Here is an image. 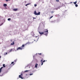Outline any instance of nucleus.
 Wrapping results in <instances>:
<instances>
[{
    "mask_svg": "<svg viewBox=\"0 0 80 80\" xmlns=\"http://www.w3.org/2000/svg\"><path fill=\"white\" fill-rule=\"evenodd\" d=\"M23 49V48H22V47H19L17 49V50H22Z\"/></svg>",
    "mask_w": 80,
    "mask_h": 80,
    "instance_id": "nucleus-3",
    "label": "nucleus"
},
{
    "mask_svg": "<svg viewBox=\"0 0 80 80\" xmlns=\"http://www.w3.org/2000/svg\"><path fill=\"white\" fill-rule=\"evenodd\" d=\"M56 10H58V8H57V9H56Z\"/></svg>",
    "mask_w": 80,
    "mask_h": 80,
    "instance_id": "nucleus-42",
    "label": "nucleus"
},
{
    "mask_svg": "<svg viewBox=\"0 0 80 80\" xmlns=\"http://www.w3.org/2000/svg\"><path fill=\"white\" fill-rule=\"evenodd\" d=\"M26 75H27V74H26Z\"/></svg>",
    "mask_w": 80,
    "mask_h": 80,
    "instance_id": "nucleus-45",
    "label": "nucleus"
},
{
    "mask_svg": "<svg viewBox=\"0 0 80 80\" xmlns=\"http://www.w3.org/2000/svg\"><path fill=\"white\" fill-rule=\"evenodd\" d=\"M14 33H17V30H16L14 31Z\"/></svg>",
    "mask_w": 80,
    "mask_h": 80,
    "instance_id": "nucleus-19",
    "label": "nucleus"
},
{
    "mask_svg": "<svg viewBox=\"0 0 80 80\" xmlns=\"http://www.w3.org/2000/svg\"><path fill=\"white\" fill-rule=\"evenodd\" d=\"M3 23H2L1 24V25H0V26H1V25H3Z\"/></svg>",
    "mask_w": 80,
    "mask_h": 80,
    "instance_id": "nucleus-37",
    "label": "nucleus"
},
{
    "mask_svg": "<svg viewBox=\"0 0 80 80\" xmlns=\"http://www.w3.org/2000/svg\"><path fill=\"white\" fill-rule=\"evenodd\" d=\"M77 3V2L76 1L75 2H74L73 3H74V4H75V5H76V4Z\"/></svg>",
    "mask_w": 80,
    "mask_h": 80,
    "instance_id": "nucleus-14",
    "label": "nucleus"
},
{
    "mask_svg": "<svg viewBox=\"0 0 80 80\" xmlns=\"http://www.w3.org/2000/svg\"><path fill=\"white\" fill-rule=\"evenodd\" d=\"M25 3L26 2V1H25Z\"/></svg>",
    "mask_w": 80,
    "mask_h": 80,
    "instance_id": "nucleus-49",
    "label": "nucleus"
},
{
    "mask_svg": "<svg viewBox=\"0 0 80 80\" xmlns=\"http://www.w3.org/2000/svg\"><path fill=\"white\" fill-rule=\"evenodd\" d=\"M33 73H31V74H29V75L30 76V75H33Z\"/></svg>",
    "mask_w": 80,
    "mask_h": 80,
    "instance_id": "nucleus-27",
    "label": "nucleus"
},
{
    "mask_svg": "<svg viewBox=\"0 0 80 80\" xmlns=\"http://www.w3.org/2000/svg\"><path fill=\"white\" fill-rule=\"evenodd\" d=\"M45 62V60H44L43 62Z\"/></svg>",
    "mask_w": 80,
    "mask_h": 80,
    "instance_id": "nucleus-33",
    "label": "nucleus"
},
{
    "mask_svg": "<svg viewBox=\"0 0 80 80\" xmlns=\"http://www.w3.org/2000/svg\"><path fill=\"white\" fill-rule=\"evenodd\" d=\"M8 21H10L11 20V18H9L8 19Z\"/></svg>",
    "mask_w": 80,
    "mask_h": 80,
    "instance_id": "nucleus-16",
    "label": "nucleus"
},
{
    "mask_svg": "<svg viewBox=\"0 0 80 80\" xmlns=\"http://www.w3.org/2000/svg\"><path fill=\"white\" fill-rule=\"evenodd\" d=\"M27 44H28V45H29V44H30V42H28L26 43V45H27Z\"/></svg>",
    "mask_w": 80,
    "mask_h": 80,
    "instance_id": "nucleus-15",
    "label": "nucleus"
},
{
    "mask_svg": "<svg viewBox=\"0 0 80 80\" xmlns=\"http://www.w3.org/2000/svg\"><path fill=\"white\" fill-rule=\"evenodd\" d=\"M37 65H38V64H36L35 66V68H37Z\"/></svg>",
    "mask_w": 80,
    "mask_h": 80,
    "instance_id": "nucleus-13",
    "label": "nucleus"
},
{
    "mask_svg": "<svg viewBox=\"0 0 80 80\" xmlns=\"http://www.w3.org/2000/svg\"><path fill=\"white\" fill-rule=\"evenodd\" d=\"M71 3H72V2H71Z\"/></svg>",
    "mask_w": 80,
    "mask_h": 80,
    "instance_id": "nucleus-47",
    "label": "nucleus"
},
{
    "mask_svg": "<svg viewBox=\"0 0 80 80\" xmlns=\"http://www.w3.org/2000/svg\"><path fill=\"white\" fill-rule=\"evenodd\" d=\"M38 32H39V34H40V35H43V33H44L43 32H40V31H39Z\"/></svg>",
    "mask_w": 80,
    "mask_h": 80,
    "instance_id": "nucleus-5",
    "label": "nucleus"
},
{
    "mask_svg": "<svg viewBox=\"0 0 80 80\" xmlns=\"http://www.w3.org/2000/svg\"><path fill=\"white\" fill-rule=\"evenodd\" d=\"M40 62H43V59H42L41 61H40Z\"/></svg>",
    "mask_w": 80,
    "mask_h": 80,
    "instance_id": "nucleus-25",
    "label": "nucleus"
},
{
    "mask_svg": "<svg viewBox=\"0 0 80 80\" xmlns=\"http://www.w3.org/2000/svg\"><path fill=\"white\" fill-rule=\"evenodd\" d=\"M43 62H42V64H41V65H43Z\"/></svg>",
    "mask_w": 80,
    "mask_h": 80,
    "instance_id": "nucleus-24",
    "label": "nucleus"
},
{
    "mask_svg": "<svg viewBox=\"0 0 80 80\" xmlns=\"http://www.w3.org/2000/svg\"><path fill=\"white\" fill-rule=\"evenodd\" d=\"M27 67H28V66H26L25 67V68H27Z\"/></svg>",
    "mask_w": 80,
    "mask_h": 80,
    "instance_id": "nucleus-32",
    "label": "nucleus"
},
{
    "mask_svg": "<svg viewBox=\"0 0 80 80\" xmlns=\"http://www.w3.org/2000/svg\"><path fill=\"white\" fill-rule=\"evenodd\" d=\"M44 35H46V36H47L48 35V31H44Z\"/></svg>",
    "mask_w": 80,
    "mask_h": 80,
    "instance_id": "nucleus-2",
    "label": "nucleus"
},
{
    "mask_svg": "<svg viewBox=\"0 0 80 80\" xmlns=\"http://www.w3.org/2000/svg\"><path fill=\"white\" fill-rule=\"evenodd\" d=\"M33 19H35V18L34 17H33Z\"/></svg>",
    "mask_w": 80,
    "mask_h": 80,
    "instance_id": "nucleus-41",
    "label": "nucleus"
},
{
    "mask_svg": "<svg viewBox=\"0 0 80 80\" xmlns=\"http://www.w3.org/2000/svg\"><path fill=\"white\" fill-rule=\"evenodd\" d=\"M36 55H37V53H36Z\"/></svg>",
    "mask_w": 80,
    "mask_h": 80,
    "instance_id": "nucleus-50",
    "label": "nucleus"
},
{
    "mask_svg": "<svg viewBox=\"0 0 80 80\" xmlns=\"http://www.w3.org/2000/svg\"><path fill=\"white\" fill-rule=\"evenodd\" d=\"M13 63H14V62H12L11 63V64H13Z\"/></svg>",
    "mask_w": 80,
    "mask_h": 80,
    "instance_id": "nucleus-28",
    "label": "nucleus"
},
{
    "mask_svg": "<svg viewBox=\"0 0 80 80\" xmlns=\"http://www.w3.org/2000/svg\"><path fill=\"white\" fill-rule=\"evenodd\" d=\"M22 75H23V74H22V73L20 75H19V78H21V79H23V78H22Z\"/></svg>",
    "mask_w": 80,
    "mask_h": 80,
    "instance_id": "nucleus-4",
    "label": "nucleus"
},
{
    "mask_svg": "<svg viewBox=\"0 0 80 80\" xmlns=\"http://www.w3.org/2000/svg\"><path fill=\"white\" fill-rule=\"evenodd\" d=\"M14 64H13V65H14Z\"/></svg>",
    "mask_w": 80,
    "mask_h": 80,
    "instance_id": "nucleus-48",
    "label": "nucleus"
},
{
    "mask_svg": "<svg viewBox=\"0 0 80 80\" xmlns=\"http://www.w3.org/2000/svg\"><path fill=\"white\" fill-rule=\"evenodd\" d=\"M27 5H30V3H28V4H27Z\"/></svg>",
    "mask_w": 80,
    "mask_h": 80,
    "instance_id": "nucleus-40",
    "label": "nucleus"
},
{
    "mask_svg": "<svg viewBox=\"0 0 80 80\" xmlns=\"http://www.w3.org/2000/svg\"><path fill=\"white\" fill-rule=\"evenodd\" d=\"M14 62H17V60H15Z\"/></svg>",
    "mask_w": 80,
    "mask_h": 80,
    "instance_id": "nucleus-35",
    "label": "nucleus"
},
{
    "mask_svg": "<svg viewBox=\"0 0 80 80\" xmlns=\"http://www.w3.org/2000/svg\"><path fill=\"white\" fill-rule=\"evenodd\" d=\"M12 43H11V45H14V44H15V42H14V41H13L12 42Z\"/></svg>",
    "mask_w": 80,
    "mask_h": 80,
    "instance_id": "nucleus-7",
    "label": "nucleus"
},
{
    "mask_svg": "<svg viewBox=\"0 0 80 80\" xmlns=\"http://www.w3.org/2000/svg\"><path fill=\"white\" fill-rule=\"evenodd\" d=\"M3 6L4 7H7V4H3Z\"/></svg>",
    "mask_w": 80,
    "mask_h": 80,
    "instance_id": "nucleus-11",
    "label": "nucleus"
},
{
    "mask_svg": "<svg viewBox=\"0 0 80 80\" xmlns=\"http://www.w3.org/2000/svg\"><path fill=\"white\" fill-rule=\"evenodd\" d=\"M7 52H6L5 54V55H7Z\"/></svg>",
    "mask_w": 80,
    "mask_h": 80,
    "instance_id": "nucleus-31",
    "label": "nucleus"
},
{
    "mask_svg": "<svg viewBox=\"0 0 80 80\" xmlns=\"http://www.w3.org/2000/svg\"><path fill=\"white\" fill-rule=\"evenodd\" d=\"M39 55H42V53H38Z\"/></svg>",
    "mask_w": 80,
    "mask_h": 80,
    "instance_id": "nucleus-34",
    "label": "nucleus"
},
{
    "mask_svg": "<svg viewBox=\"0 0 80 80\" xmlns=\"http://www.w3.org/2000/svg\"><path fill=\"white\" fill-rule=\"evenodd\" d=\"M18 10V9H17V8H15V9H13V11H17Z\"/></svg>",
    "mask_w": 80,
    "mask_h": 80,
    "instance_id": "nucleus-9",
    "label": "nucleus"
},
{
    "mask_svg": "<svg viewBox=\"0 0 80 80\" xmlns=\"http://www.w3.org/2000/svg\"><path fill=\"white\" fill-rule=\"evenodd\" d=\"M14 51V50H15V49H11L10 50V52H11V51Z\"/></svg>",
    "mask_w": 80,
    "mask_h": 80,
    "instance_id": "nucleus-8",
    "label": "nucleus"
},
{
    "mask_svg": "<svg viewBox=\"0 0 80 80\" xmlns=\"http://www.w3.org/2000/svg\"><path fill=\"white\" fill-rule=\"evenodd\" d=\"M6 2H8V0H5Z\"/></svg>",
    "mask_w": 80,
    "mask_h": 80,
    "instance_id": "nucleus-36",
    "label": "nucleus"
},
{
    "mask_svg": "<svg viewBox=\"0 0 80 80\" xmlns=\"http://www.w3.org/2000/svg\"><path fill=\"white\" fill-rule=\"evenodd\" d=\"M10 41H11V42H12V39H11V40H10Z\"/></svg>",
    "mask_w": 80,
    "mask_h": 80,
    "instance_id": "nucleus-39",
    "label": "nucleus"
},
{
    "mask_svg": "<svg viewBox=\"0 0 80 80\" xmlns=\"http://www.w3.org/2000/svg\"><path fill=\"white\" fill-rule=\"evenodd\" d=\"M21 47H22H22H25V45L24 44H23Z\"/></svg>",
    "mask_w": 80,
    "mask_h": 80,
    "instance_id": "nucleus-18",
    "label": "nucleus"
},
{
    "mask_svg": "<svg viewBox=\"0 0 80 80\" xmlns=\"http://www.w3.org/2000/svg\"><path fill=\"white\" fill-rule=\"evenodd\" d=\"M28 71H28V70H26V71H24V72H28Z\"/></svg>",
    "mask_w": 80,
    "mask_h": 80,
    "instance_id": "nucleus-20",
    "label": "nucleus"
},
{
    "mask_svg": "<svg viewBox=\"0 0 80 80\" xmlns=\"http://www.w3.org/2000/svg\"><path fill=\"white\" fill-rule=\"evenodd\" d=\"M31 34L32 35V36L33 37H34V35H35V34H34V32H31Z\"/></svg>",
    "mask_w": 80,
    "mask_h": 80,
    "instance_id": "nucleus-6",
    "label": "nucleus"
},
{
    "mask_svg": "<svg viewBox=\"0 0 80 80\" xmlns=\"http://www.w3.org/2000/svg\"><path fill=\"white\" fill-rule=\"evenodd\" d=\"M28 5V4H27L25 5V6H27Z\"/></svg>",
    "mask_w": 80,
    "mask_h": 80,
    "instance_id": "nucleus-38",
    "label": "nucleus"
},
{
    "mask_svg": "<svg viewBox=\"0 0 80 80\" xmlns=\"http://www.w3.org/2000/svg\"><path fill=\"white\" fill-rule=\"evenodd\" d=\"M0 58H1V56H0Z\"/></svg>",
    "mask_w": 80,
    "mask_h": 80,
    "instance_id": "nucleus-43",
    "label": "nucleus"
},
{
    "mask_svg": "<svg viewBox=\"0 0 80 80\" xmlns=\"http://www.w3.org/2000/svg\"><path fill=\"white\" fill-rule=\"evenodd\" d=\"M7 73V72H5L3 73L2 75H3V74H5V73Z\"/></svg>",
    "mask_w": 80,
    "mask_h": 80,
    "instance_id": "nucleus-29",
    "label": "nucleus"
},
{
    "mask_svg": "<svg viewBox=\"0 0 80 80\" xmlns=\"http://www.w3.org/2000/svg\"><path fill=\"white\" fill-rule=\"evenodd\" d=\"M75 7H78V4H75Z\"/></svg>",
    "mask_w": 80,
    "mask_h": 80,
    "instance_id": "nucleus-21",
    "label": "nucleus"
},
{
    "mask_svg": "<svg viewBox=\"0 0 80 80\" xmlns=\"http://www.w3.org/2000/svg\"><path fill=\"white\" fill-rule=\"evenodd\" d=\"M10 0H8V1H10Z\"/></svg>",
    "mask_w": 80,
    "mask_h": 80,
    "instance_id": "nucleus-46",
    "label": "nucleus"
},
{
    "mask_svg": "<svg viewBox=\"0 0 80 80\" xmlns=\"http://www.w3.org/2000/svg\"><path fill=\"white\" fill-rule=\"evenodd\" d=\"M52 17H53V16H52L51 17L49 18L50 19H51V18H52Z\"/></svg>",
    "mask_w": 80,
    "mask_h": 80,
    "instance_id": "nucleus-23",
    "label": "nucleus"
},
{
    "mask_svg": "<svg viewBox=\"0 0 80 80\" xmlns=\"http://www.w3.org/2000/svg\"><path fill=\"white\" fill-rule=\"evenodd\" d=\"M48 31V29H45V30H44V32H47Z\"/></svg>",
    "mask_w": 80,
    "mask_h": 80,
    "instance_id": "nucleus-12",
    "label": "nucleus"
},
{
    "mask_svg": "<svg viewBox=\"0 0 80 80\" xmlns=\"http://www.w3.org/2000/svg\"><path fill=\"white\" fill-rule=\"evenodd\" d=\"M37 36L36 37V38H37Z\"/></svg>",
    "mask_w": 80,
    "mask_h": 80,
    "instance_id": "nucleus-44",
    "label": "nucleus"
},
{
    "mask_svg": "<svg viewBox=\"0 0 80 80\" xmlns=\"http://www.w3.org/2000/svg\"><path fill=\"white\" fill-rule=\"evenodd\" d=\"M3 68V67H2L0 68V73H1V71H2V69Z\"/></svg>",
    "mask_w": 80,
    "mask_h": 80,
    "instance_id": "nucleus-10",
    "label": "nucleus"
},
{
    "mask_svg": "<svg viewBox=\"0 0 80 80\" xmlns=\"http://www.w3.org/2000/svg\"><path fill=\"white\" fill-rule=\"evenodd\" d=\"M34 14L35 15H40V12H39L38 13H37V12H36V11L35 10L34 12Z\"/></svg>",
    "mask_w": 80,
    "mask_h": 80,
    "instance_id": "nucleus-1",
    "label": "nucleus"
},
{
    "mask_svg": "<svg viewBox=\"0 0 80 80\" xmlns=\"http://www.w3.org/2000/svg\"><path fill=\"white\" fill-rule=\"evenodd\" d=\"M3 67H6V66H5V64H3Z\"/></svg>",
    "mask_w": 80,
    "mask_h": 80,
    "instance_id": "nucleus-17",
    "label": "nucleus"
},
{
    "mask_svg": "<svg viewBox=\"0 0 80 80\" xmlns=\"http://www.w3.org/2000/svg\"><path fill=\"white\" fill-rule=\"evenodd\" d=\"M51 13H54V12H53V11H52L51 12Z\"/></svg>",
    "mask_w": 80,
    "mask_h": 80,
    "instance_id": "nucleus-26",
    "label": "nucleus"
},
{
    "mask_svg": "<svg viewBox=\"0 0 80 80\" xmlns=\"http://www.w3.org/2000/svg\"><path fill=\"white\" fill-rule=\"evenodd\" d=\"M56 2H59V0H56Z\"/></svg>",
    "mask_w": 80,
    "mask_h": 80,
    "instance_id": "nucleus-22",
    "label": "nucleus"
},
{
    "mask_svg": "<svg viewBox=\"0 0 80 80\" xmlns=\"http://www.w3.org/2000/svg\"><path fill=\"white\" fill-rule=\"evenodd\" d=\"M37 5V4H34V7H36Z\"/></svg>",
    "mask_w": 80,
    "mask_h": 80,
    "instance_id": "nucleus-30",
    "label": "nucleus"
}]
</instances>
